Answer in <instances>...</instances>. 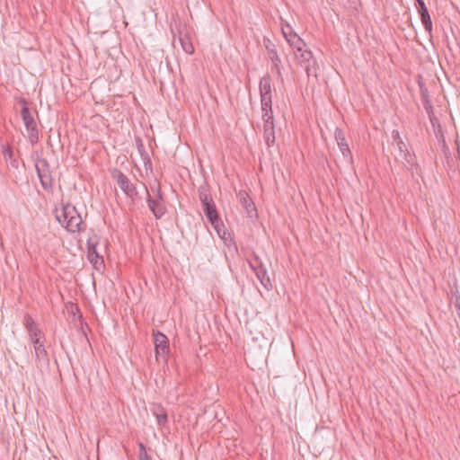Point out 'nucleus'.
Returning <instances> with one entry per match:
<instances>
[{"label": "nucleus", "instance_id": "1", "mask_svg": "<svg viewBox=\"0 0 460 460\" xmlns=\"http://www.w3.org/2000/svg\"><path fill=\"white\" fill-rule=\"evenodd\" d=\"M56 220L69 233H79L84 231L85 225L75 208L71 203L61 202L60 208L56 207L53 210Z\"/></svg>", "mask_w": 460, "mask_h": 460}, {"label": "nucleus", "instance_id": "2", "mask_svg": "<svg viewBox=\"0 0 460 460\" xmlns=\"http://www.w3.org/2000/svg\"><path fill=\"white\" fill-rule=\"evenodd\" d=\"M23 324L28 332L30 341L33 344L37 363L40 366H49V355L44 343L40 341V338L43 335L42 332L39 329L36 322L28 314L24 316Z\"/></svg>", "mask_w": 460, "mask_h": 460}, {"label": "nucleus", "instance_id": "3", "mask_svg": "<svg viewBox=\"0 0 460 460\" xmlns=\"http://www.w3.org/2000/svg\"><path fill=\"white\" fill-rule=\"evenodd\" d=\"M147 193L146 202L149 209L156 219H160L166 213V207L164 205L163 193L161 190L160 183L155 181V184L150 185L151 190L155 193L152 197L145 184H143Z\"/></svg>", "mask_w": 460, "mask_h": 460}, {"label": "nucleus", "instance_id": "4", "mask_svg": "<svg viewBox=\"0 0 460 460\" xmlns=\"http://www.w3.org/2000/svg\"><path fill=\"white\" fill-rule=\"evenodd\" d=\"M18 103L21 105V116L28 132L29 141L33 146L39 142L37 123L31 115L28 102L24 98H21Z\"/></svg>", "mask_w": 460, "mask_h": 460}, {"label": "nucleus", "instance_id": "5", "mask_svg": "<svg viewBox=\"0 0 460 460\" xmlns=\"http://www.w3.org/2000/svg\"><path fill=\"white\" fill-rule=\"evenodd\" d=\"M112 178L116 180L117 184L128 198L133 201L140 199L136 185L121 171L114 170Z\"/></svg>", "mask_w": 460, "mask_h": 460}, {"label": "nucleus", "instance_id": "6", "mask_svg": "<svg viewBox=\"0 0 460 460\" xmlns=\"http://www.w3.org/2000/svg\"><path fill=\"white\" fill-rule=\"evenodd\" d=\"M35 168L42 188L49 191L53 188V178L49 172V164L44 158L36 161Z\"/></svg>", "mask_w": 460, "mask_h": 460}, {"label": "nucleus", "instance_id": "7", "mask_svg": "<svg viewBox=\"0 0 460 460\" xmlns=\"http://www.w3.org/2000/svg\"><path fill=\"white\" fill-rule=\"evenodd\" d=\"M395 145L400 152V155L404 160L403 165L405 169L411 172L412 177L414 176V173L418 174L419 164L415 155L408 150L407 145L403 140H398Z\"/></svg>", "mask_w": 460, "mask_h": 460}, {"label": "nucleus", "instance_id": "8", "mask_svg": "<svg viewBox=\"0 0 460 460\" xmlns=\"http://www.w3.org/2000/svg\"><path fill=\"white\" fill-rule=\"evenodd\" d=\"M154 342L156 358L162 357L166 361V356L170 350L168 338L161 332H156L154 333Z\"/></svg>", "mask_w": 460, "mask_h": 460}, {"label": "nucleus", "instance_id": "9", "mask_svg": "<svg viewBox=\"0 0 460 460\" xmlns=\"http://www.w3.org/2000/svg\"><path fill=\"white\" fill-rule=\"evenodd\" d=\"M88 251L87 257L90 262L93 264L96 270H101L104 268L103 257L101 256L97 252V243H93L92 239L88 240L87 243Z\"/></svg>", "mask_w": 460, "mask_h": 460}, {"label": "nucleus", "instance_id": "10", "mask_svg": "<svg viewBox=\"0 0 460 460\" xmlns=\"http://www.w3.org/2000/svg\"><path fill=\"white\" fill-rule=\"evenodd\" d=\"M334 137L337 141L338 146L345 159H347L349 163L353 162L351 151L349 147V145L345 138V134L342 129L336 128L334 132Z\"/></svg>", "mask_w": 460, "mask_h": 460}, {"label": "nucleus", "instance_id": "11", "mask_svg": "<svg viewBox=\"0 0 460 460\" xmlns=\"http://www.w3.org/2000/svg\"><path fill=\"white\" fill-rule=\"evenodd\" d=\"M418 13L420 16L421 23L424 26L426 31L430 33L432 31V21L428 11V8L423 0H415Z\"/></svg>", "mask_w": 460, "mask_h": 460}, {"label": "nucleus", "instance_id": "12", "mask_svg": "<svg viewBox=\"0 0 460 460\" xmlns=\"http://www.w3.org/2000/svg\"><path fill=\"white\" fill-rule=\"evenodd\" d=\"M204 214L208 222L214 228H218V225H222V220L217 213L215 202L202 206Z\"/></svg>", "mask_w": 460, "mask_h": 460}, {"label": "nucleus", "instance_id": "13", "mask_svg": "<svg viewBox=\"0 0 460 460\" xmlns=\"http://www.w3.org/2000/svg\"><path fill=\"white\" fill-rule=\"evenodd\" d=\"M261 102L272 101L271 78L269 75L261 77L259 84Z\"/></svg>", "mask_w": 460, "mask_h": 460}, {"label": "nucleus", "instance_id": "14", "mask_svg": "<svg viewBox=\"0 0 460 460\" xmlns=\"http://www.w3.org/2000/svg\"><path fill=\"white\" fill-rule=\"evenodd\" d=\"M265 48L267 49L269 58H270L273 66L276 68L278 74L280 75L281 74V72H280L281 59H280L279 56L278 55L275 45L270 40H268V43H265Z\"/></svg>", "mask_w": 460, "mask_h": 460}, {"label": "nucleus", "instance_id": "15", "mask_svg": "<svg viewBox=\"0 0 460 460\" xmlns=\"http://www.w3.org/2000/svg\"><path fill=\"white\" fill-rule=\"evenodd\" d=\"M151 411L155 417L158 425L165 426L168 422V416L166 410L159 403H155L151 406Z\"/></svg>", "mask_w": 460, "mask_h": 460}, {"label": "nucleus", "instance_id": "16", "mask_svg": "<svg viewBox=\"0 0 460 460\" xmlns=\"http://www.w3.org/2000/svg\"><path fill=\"white\" fill-rule=\"evenodd\" d=\"M261 119L263 124L274 123V117L272 111V101L261 102Z\"/></svg>", "mask_w": 460, "mask_h": 460}, {"label": "nucleus", "instance_id": "17", "mask_svg": "<svg viewBox=\"0 0 460 460\" xmlns=\"http://www.w3.org/2000/svg\"><path fill=\"white\" fill-rule=\"evenodd\" d=\"M257 279L260 280L261 284L267 289H272V284L270 282V277L267 272V269L265 265H262L260 268H256L253 270Z\"/></svg>", "mask_w": 460, "mask_h": 460}, {"label": "nucleus", "instance_id": "18", "mask_svg": "<svg viewBox=\"0 0 460 460\" xmlns=\"http://www.w3.org/2000/svg\"><path fill=\"white\" fill-rule=\"evenodd\" d=\"M288 29L289 30V38L288 39L289 46L293 49L294 53L301 51V49L305 48V43L296 33L293 32L290 26L288 25Z\"/></svg>", "mask_w": 460, "mask_h": 460}, {"label": "nucleus", "instance_id": "19", "mask_svg": "<svg viewBox=\"0 0 460 460\" xmlns=\"http://www.w3.org/2000/svg\"><path fill=\"white\" fill-rule=\"evenodd\" d=\"M263 138L268 147H271L275 145V124H263Z\"/></svg>", "mask_w": 460, "mask_h": 460}, {"label": "nucleus", "instance_id": "20", "mask_svg": "<svg viewBox=\"0 0 460 460\" xmlns=\"http://www.w3.org/2000/svg\"><path fill=\"white\" fill-rule=\"evenodd\" d=\"M199 199L201 202L202 206L213 203L214 200L208 190V185L204 183L200 185L198 189Z\"/></svg>", "mask_w": 460, "mask_h": 460}, {"label": "nucleus", "instance_id": "21", "mask_svg": "<svg viewBox=\"0 0 460 460\" xmlns=\"http://www.w3.org/2000/svg\"><path fill=\"white\" fill-rule=\"evenodd\" d=\"M3 157L4 161L13 168L17 169L19 166L18 160L14 157L13 151L11 146H3Z\"/></svg>", "mask_w": 460, "mask_h": 460}, {"label": "nucleus", "instance_id": "22", "mask_svg": "<svg viewBox=\"0 0 460 460\" xmlns=\"http://www.w3.org/2000/svg\"><path fill=\"white\" fill-rule=\"evenodd\" d=\"M301 66L305 68L308 77H310V76L316 77L317 76L318 66H317L316 59L314 57H312L310 59H308V61L303 63L301 65Z\"/></svg>", "mask_w": 460, "mask_h": 460}, {"label": "nucleus", "instance_id": "23", "mask_svg": "<svg viewBox=\"0 0 460 460\" xmlns=\"http://www.w3.org/2000/svg\"><path fill=\"white\" fill-rule=\"evenodd\" d=\"M295 55L300 66L314 57L311 50L305 49L304 48L301 49V51L295 52Z\"/></svg>", "mask_w": 460, "mask_h": 460}, {"label": "nucleus", "instance_id": "24", "mask_svg": "<svg viewBox=\"0 0 460 460\" xmlns=\"http://www.w3.org/2000/svg\"><path fill=\"white\" fill-rule=\"evenodd\" d=\"M137 143L138 151L141 154V156L145 160V166H146V168L147 167V165L151 166L152 165L151 160L148 157V155L146 153L144 145L142 143V140L139 137L137 139Z\"/></svg>", "mask_w": 460, "mask_h": 460}, {"label": "nucleus", "instance_id": "25", "mask_svg": "<svg viewBox=\"0 0 460 460\" xmlns=\"http://www.w3.org/2000/svg\"><path fill=\"white\" fill-rule=\"evenodd\" d=\"M179 40L181 42V45L183 50L187 54H192L194 52V47L187 37H185V38L180 37Z\"/></svg>", "mask_w": 460, "mask_h": 460}, {"label": "nucleus", "instance_id": "26", "mask_svg": "<svg viewBox=\"0 0 460 460\" xmlns=\"http://www.w3.org/2000/svg\"><path fill=\"white\" fill-rule=\"evenodd\" d=\"M248 263L252 270L264 265L261 259L254 252L252 257L248 259Z\"/></svg>", "mask_w": 460, "mask_h": 460}, {"label": "nucleus", "instance_id": "27", "mask_svg": "<svg viewBox=\"0 0 460 460\" xmlns=\"http://www.w3.org/2000/svg\"><path fill=\"white\" fill-rule=\"evenodd\" d=\"M241 203L245 208L248 213H250L252 210H255L254 203L246 193L244 196L241 198Z\"/></svg>", "mask_w": 460, "mask_h": 460}, {"label": "nucleus", "instance_id": "28", "mask_svg": "<svg viewBox=\"0 0 460 460\" xmlns=\"http://www.w3.org/2000/svg\"><path fill=\"white\" fill-rule=\"evenodd\" d=\"M422 98H423L424 109L426 110L427 113L430 116V114L433 112V108L429 100V96L426 93H423Z\"/></svg>", "mask_w": 460, "mask_h": 460}, {"label": "nucleus", "instance_id": "29", "mask_svg": "<svg viewBox=\"0 0 460 460\" xmlns=\"http://www.w3.org/2000/svg\"><path fill=\"white\" fill-rule=\"evenodd\" d=\"M214 229L217 231L219 237L223 240H226V234L230 235V234L227 233V231L225 229L223 223H222V225H218V228H214Z\"/></svg>", "mask_w": 460, "mask_h": 460}, {"label": "nucleus", "instance_id": "30", "mask_svg": "<svg viewBox=\"0 0 460 460\" xmlns=\"http://www.w3.org/2000/svg\"><path fill=\"white\" fill-rule=\"evenodd\" d=\"M392 138H393V140H394V144H395V143H397V141H398V140H402V139L401 138V137H400V133H399V131H398V130H396V129H394V130H393V131H392Z\"/></svg>", "mask_w": 460, "mask_h": 460}, {"label": "nucleus", "instance_id": "31", "mask_svg": "<svg viewBox=\"0 0 460 460\" xmlns=\"http://www.w3.org/2000/svg\"><path fill=\"white\" fill-rule=\"evenodd\" d=\"M282 33L285 39L288 40V39L289 38V30L288 29V26L286 28H282Z\"/></svg>", "mask_w": 460, "mask_h": 460}, {"label": "nucleus", "instance_id": "32", "mask_svg": "<svg viewBox=\"0 0 460 460\" xmlns=\"http://www.w3.org/2000/svg\"><path fill=\"white\" fill-rule=\"evenodd\" d=\"M148 460V459H147Z\"/></svg>", "mask_w": 460, "mask_h": 460}]
</instances>
